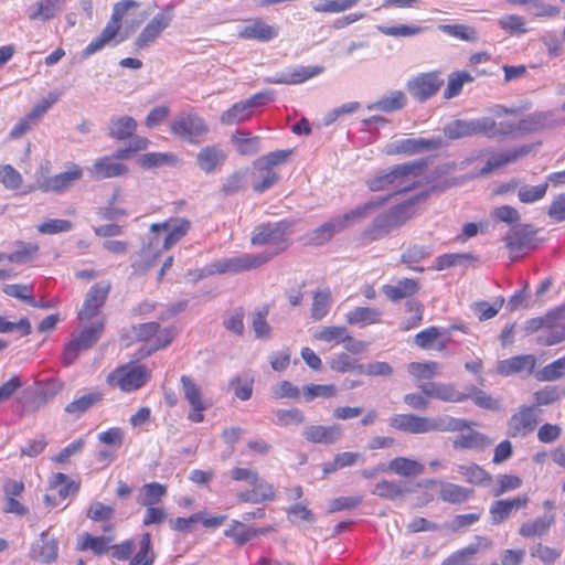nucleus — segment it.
I'll use <instances>...</instances> for the list:
<instances>
[{
  "label": "nucleus",
  "mask_w": 565,
  "mask_h": 565,
  "mask_svg": "<svg viewBox=\"0 0 565 565\" xmlns=\"http://www.w3.org/2000/svg\"><path fill=\"white\" fill-rule=\"evenodd\" d=\"M550 125L548 113L537 111L521 118L518 111V117H515L514 121V136L537 132L550 127Z\"/></svg>",
  "instance_id": "obj_34"
},
{
  "label": "nucleus",
  "mask_w": 565,
  "mask_h": 565,
  "mask_svg": "<svg viewBox=\"0 0 565 565\" xmlns=\"http://www.w3.org/2000/svg\"><path fill=\"white\" fill-rule=\"evenodd\" d=\"M342 429L339 425H310L302 431L303 438L311 444L331 445L340 439Z\"/></svg>",
  "instance_id": "obj_32"
},
{
  "label": "nucleus",
  "mask_w": 565,
  "mask_h": 565,
  "mask_svg": "<svg viewBox=\"0 0 565 565\" xmlns=\"http://www.w3.org/2000/svg\"><path fill=\"white\" fill-rule=\"evenodd\" d=\"M249 486L250 489L237 492L236 499L239 503L259 504L271 502L277 497L274 486L260 476Z\"/></svg>",
  "instance_id": "obj_22"
},
{
  "label": "nucleus",
  "mask_w": 565,
  "mask_h": 565,
  "mask_svg": "<svg viewBox=\"0 0 565 565\" xmlns=\"http://www.w3.org/2000/svg\"><path fill=\"white\" fill-rule=\"evenodd\" d=\"M331 301L332 297L330 288L327 287L323 290L316 291L313 294L311 317L315 320H321L323 317H326L329 311Z\"/></svg>",
  "instance_id": "obj_63"
},
{
  "label": "nucleus",
  "mask_w": 565,
  "mask_h": 565,
  "mask_svg": "<svg viewBox=\"0 0 565 565\" xmlns=\"http://www.w3.org/2000/svg\"><path fill=\"white\" fill-rule=\"evenodd\" d=\"M279 34V26L268 24L262 18H254L246 21V23L238 30L237 36L243 40H250L257 42H270Z\"/></svg>",
  "instance_id": "obj_21"
},
{
  "label": "nucleus",
  "mask_w": 565,
  "mask_h": 565,
  "mask_svg": "<svg viewBox=\"0 0 565 565\" xmlns=\"http://www.w3.org/2000/svg\"><path fill=\"white\" fill-rule=\"evenodd\" d=\"M83 174L84 171L81 166L71 163L65 171L39 181L38 189L42 192L63 193L79 181Z\"/></svg>",
  "instance_id": "obj_17"
},
{
  "label": "nucleus",
  "mask_w": 565,
  "mask_h": 565,
  "mask_svg": "<svg viewBox=\"0 0 565 565\" xmlns=\"http://www.w3.org/2000/svg\"><path fill=\"white\" fill-rule=\"evenodd\" d=\"M170 132L178 139L198 145L209 134V125L193 111L180 113L169 125Z\"/></svg>",
  "instance_id": "obj_9"
},
{
  "label": "nucleus",
  "mask_w": 565,
  "mask_h": 565,
  "mask_svg": "<svg viewBox=\"0 0 565 565\" xmlns=\"http://www.w3.org/2000/svg\"><path fill=\"white\" fill-rule=\"evenodd\" d=\"M32 557L45 564L53 563L58 556V544L54 537H50L47 532L40 535L39 542L32 548Z\"/></svg>",
  "instance_id": "obj_39"
},
{
  "label": "nucleus",
  "mask_w": 565,
  "mask_h": 565,
  "mask_svg": "<svg viewBox=\"0 0 565 565\" xmlns=\"http://www.w3.org/2000/svg\"><path fill=\"white\" fill-rule=\"evenodd\" d=\"M539 424V409L526 404L520 405L507 422V435L514 439L526 438L536 430Z\"/></svg>",
  "instance_id": "obj_11"
},
{
  "label": "nucleus",
  "mask_w": 565,
  "mask_h": 565,
  "mask_svg": "<svg viewBox=\"0 0 565 565\" xmlns=\"http://www.w3.org/2000/svg\"><path fill=\"white\" fill-rule=\"evenodd\" d=\"M426 198L427 193L417 194L411 198L409 200L393 206L388 211L384 212L383 215L385 216L386 221L390 223L393 230L397 228L416 215L417 203L425 201Z\"/></svg>",
  "instance_id": "obj_25"
},
{
  "label": "nucleus",
  "mask_w": 565,
  "mask_h": 565,
  "mask_svg": "<svg viewBox=\"0 0 565 565\" xmlns=\"http://www.w3.org/2000/svg\"><path fill=\"white\" fill-rule=\"evenodd\" d=\"M530 555L543 565H554L561 558L562 551L539 542L530 548Z\"/></svg>",
  "instance_id": "obj_59"
},
{
  "label": "nucleus",
  "mask_w": 565,
  "mask_h": 565,
  "mask_svg": "<svg viewBox=\"0 0 565 565\" xmlns=\"http://www.w3.org/2000/svg\"><path fill=\"white\" fill-rule=\"evenodd\" d=\"M460 471L465 479L472 484L486 487L492 481L491 473L477 463L463 466L460 468Z\"/></svg>",
  "instance_id": "obj_61"
},
{
  "label": "nucleus",
  "mask_w": 565,
  "mask_h": 565,
  "mask_svg": "<svg viewBox=\"0 0 565 565\" xmlns=\"http://www.w3.org/2000/svg\"><path fill=\"white\" fill-rule=\"evenodd\" d=\"M172 19L173 9L171 7H167L153 15L137 36L135 50L141 51L153 44L171 24Z\"/></svg>",
  "instance_id": "obj_14"
},
{
  "label": "nucleus",
  "mask_w": 565,
  "mask_h": 565,
  "mask_svg": "<svg viewBox=\"0 0 565 565\" xmlns=\"http://www.w3.org/2000/svg\"><path fill=\"white\" fill-rule=\"evenodd\" d=\"M386 470L403 478H416L425 472V465L417 459L398 456L390 460Z\"/></svg>",
  "instance_id": "obj_35"
},
{
  "label": "nucleus",
  "mask_w": 565,
  "mask_h": 565,
  "mask_svg": "<svg viewBox=\"0 0 565 565\" xmlns=\"http://www.w3.org/2000/svg\"><path fill=\"white\" fill-rule=\"evenodd\" d=\"M468 422L470 426L459 431L460 434L452 441V447L460 450H483L489 447L492 444L491 438L483 433L472 429V426H476L475 422Z\"/></svg>",
  "instance_id": "obj_26"
},
{
  "label": "nucleus",
  "mask_w": 565,
  "mask_h": 565,
  "mask_svg": "<svg viewBox=\"0 0 565 565\" xmlns=\"http://www.w3.org/2000/svg\"><path fill=\"white\" fill-rule=\"evenodd\" d=\"M407 98L404 92L394 90L391 94L383 96L375 103L369 106L371 110H380L383 113H393L406 106Z\"/></svg>",
  "instance_id": "obj_53"
},
{
  "label": "nucleus",
  "mask_w": 565,
  "mask_h": 565,
  "mask_svg": "<svg viewBox=\"0 0 565 565\" xmlns=\"http://www.w3.org/2000/svg\"><path fill=\"white\" fill-rule=\"evenodd\" d=\"M270 258L271 255L267 253L244 254L217 260L213 267L214 271L218 274L248 271L263 266Z\"/></svg>",
  "instance_id": "obj_15"
},
{
  "label": "nucleus",
  "mask_w": 565,
  "mask_h": 565,
  "mask_svg": "<svg viewBox=\"0 0 565 565\" xmlns=\"http://www.w3.org/2000/svg\"><path fill=\"white\" fill-rule=\"evenodd\" d=\"M449 337L445 329L428 327L414 337V343L423 350L443 351L447 348Z\"/></svg>",
  "instance_id": "obj_29"
},
{
  "label": "nucleus",
  "mask_w": 565,
  "mask_h": 565,
  "mask_svg": "<svg viewBox=\"0 0 565 565\" xmlns=\"http://www.w3.org/2000/svg\"><path fill=\"white\" fill-rule=\"evenodd\" d=\"M565 375V355L545 365L537 374L536 379L541 382H552L562 379Z\"/></svg>",
  "instance_id": "obj_64"
},
{
  "label": "nucleus",
  "mask_w": 565,
  "mask_h": 565,
  "mask_svg": "<svg viewBox=\"0 0 565 565\" xmlns=\"http://www.w3.org/2000/svg\"><path fill=\"white\" fill-rule=\"evenodd\" d=\"M345 321L361 328L382 322V311L371 307H355L345 315Z\"/></svg>",
  "instance_id": "obj_41"
},
{
  "label": "nucleus",
  "mask_w": 565,
  "mask_h": 565,
  "mask_svg": "<svg viewBox=\"0 0 565 565\" xmlns=\"http://www.w3.org/2000/svg\"><path fill=\"white\" fill-rule=\"evenodd\" d=\"M157 554L153 550L151 533L145 532L136 542V550L127 559V565H153Z\"/></svg>",
  "instance_id": "obj_36"
},
{
  "label": "nucleus",
  "mask_w": 565,
  "mask_h": 565,
  "mask_svg": "<svg viewBox=\"0 0 565 565\" xmlns=\"http://www.w3.org/2000/svg\"><path fill=\"white\" fill-rule=\"evenodd\" d=\"M115 516V509L113 505L105 504L100 501L92 502L86 510V518L95 523L106 524L103 526L105 533L113 532L115 525L111 520Z\"/></svg>",
  "instance_id": "obj_44"
},
{
  "label": "nucleus",
  "mask_w": 565,
  "mask_h": 565,
  "mask_svg": "<svg viewBox=\"0 0 565 565\" xmlns=\"http://www.w3.org/2000/svg\"><path fill=\"white\" fill-rule=\"evenodd\" d=\"M291 222L282 220L277 223H262L253 230L250 244L254 246L269 245L275 248L271 255H278L286 250L289 245L288 235L291 228Z\"/></svg>",
  "instance_id": "obj_6"
},
{
  "label": "nucleus",
  "mask_w": 565,
  "mask_h": 565,
  "mask_svg": "<svg viewBox=\"0 0 565 565\" xmlns=\"http://www.w3.org/2000/svg\"><path fill=\"white\" fill-rule=\"evenodd\" d=\"M137 130V121L130 116H119L110 120L108 135L110 138L124 141L131 138Z\"/></svg>",
  "instance_id": "obj_47"
},
{
  "label": "nucleus",
  "mask_w": 565,
  "mask_h": 565,
  "mask_svg": "<svg viewBox=\"0 0 565 565\" xmlns=\"http://www.w3.org/2000/svg\"><path fill=\"white\" fill-rule=\"evenodd\" d=\"M111 535H93L88 532L81 534L76 541L78 552L90 551L95 556L110 554L111 558L118 562H126L136 550V541L127 539L120 543L113 544Z\"/></svg>",
  "instance_id": "obj_3"
},
{
  "label": "nucleus",
  "mask_w": 565,
  "mask_h": 565,
  "mask_svg": "<svg viewBox=\"0 0 565 565\" xmlns=\"http://www.w3.org/2000/svg\"><path fill=\"white\" fill-rule=\"evenodd\" d=\"M128 171V166L115 161L110 156H104L97 159L89 170L90 175L98 180L124 177Z\"/></svg>",
  "instance_id": "obj_31"
},
{
  "label": "nucleus",
  "mask_w": 565,
  "mask_h": 565,
  "mask_svg": "<svg viewBox=\"0 0 565 565\" xmlns=\"http://www.w3.org/2000/svg\"><path fill=\"white\" fill-rule=\"evenodd\" d=\"M168 488L160 482L145 483L137 497V502L141 507L158 505L167 497Z\"/></svg>",
  "instance_id": "obj_46"
},
{
  "label": "nucleus",
  "mask_w": 565,
  "mask_h": 565,
  "mask_svg": "<svg viewBox=\"0 0 565 565\" xmlns=\"http://www.w3.org/2000/svg\"><path fill=\"white\" fill-rule=\"evenodd\" d=\"M138 162L145 169H152L161 166H175L179 159L171 152H148L142 154Z\"/></svg>",
  "instance_id": "obj_57"
},
{
  "label": "nucleus",
  "mask_w": 565,
  "mask_h": 565,
  "mask_svg": "<svg viewBox=\"0 0 565 565\" xmlns=\"http://www.w3.org/2000/svg\"><path fill=\"white\" fill-rule=\"evenodd\" d=\"M423 162H412L398 164L393 168V174H396L394 180V194L404 193L417 188L420 184Z\"/></svg>",
  "instance_id": "obj_20"
},
{
  "label": "nucleus",
  "mask_w": 565,
  "mask_h": 565,
  "mask_svg": "<svg viewBox=\"0 0 565 565\" xmlns=\"http://www.w3.org/2000/svg\"><path fill=\"white\" fill-rule=\"evenodd\" d=\"M139 3L134 0H121L114 6L110 20L103 29L100 34L95 38L83 51V57H88L100 51L111 40H114L121 29V22L129 10L136 9Z\"/></svg>",
  "instance_id": "obj_8"
},
{
  "label": "nucleus",
  "mask_w": 565,
  "mask_h": 565,
  "mask_svg": "<svg viewBox=\"0 0 565 565\" xmlns=\"http://www.w3.org/2000/svg\"><path fill=\"white\" fill-rule=\"evenodd\" d=\"M24 489L25 487L22 480L7 479L3 482V493L6 499V504L3 507L4 513L18 516H24L29 513L28 507L18 499L22 495Z\"/></svg>",
  "instance_id": "obj_23"
},
{
  "label": "nucleus",
  "mask_w": 565,
  "mask_h": 565,
  "mask_svg": "<svg viewBox=\"0 0 565 565\" xmlns=\"http://www.w3.org/2000/svg\"><path fill=\"white\" fill-rule=\"evenodd\" d=\"M254 116V110L244 102L233 104L227 110L223 111L220 120L223 125L232 126L245 122Z\"/></svg>",
  "instance_id": "obj_50"
},
{
  "label": "nucleus",
  "mask_w": 565,
  "mask_h": 565,
  "mask_svg": "<svg viewBox=\"0 0 565 565\" xmlns=\"http://www.w3.org/2000/svg\"><path fill=\"white\" fill-rule=\"evenodd\" d=\"M530 497L526 493L513 498L499 499L491 503L489 508L490 522L499 525L505 522L513 513L527 508Z\"/></svg>",
  "instance_id": "obj_18"
},
{
  "label": "nucleus",
  "mask_w": 565,
  "mask_h": 565,
  "mask_svg": "<svg viewBox=\"0 0 565 565\" xmlns=\"http://www.w3.org/2000/svg\"><path fill=\"white\" fill-rule=\"evenodd\" d=\"M441 145L439 139H404L399 141L397 151L408 154H414L428 149H437Z\"/></svg>",
  "instance_id": "obj_56"
},
{
  "label": "nucleus",
  "mask_w": 565,
  "mask_h": 565,
  "mask_svg": "<svg viewBox=\"0 0 565 565\" xmlns=\"http://www.w3.org/2000/svg\"><path fill=\"white\" fill-rule=\"evenodd\" d=\"M420 289L418 280L414 278H403L396 285H384L383 294L393 302L416 295Z\"/></svg>",
  "instance_id": "obj_37"
},
{
  "label": "nucleus",
  "mask_w": 565,
  "mask_h": 565,
  "mask_svg": "<svg viewBox=\"0 0 565 565\" xmlns=\"http://www.w3.org/2000/svg\"><path fill=\"white\" fill-rule=\"evenodd\" d=\"M392 230V226L386 221L383 213H381L373 220V222L367 227H365L361 232V234L358 237L359 243L360 245H367L373 242L380 241L387 236Z\"/></svg>",
  "instance_id": "obj_42"
},
{
  "label": "nucleus",
  "mask_w": 565,
  "mask_h": 565,
  "mask_svg": "<svg viewBox=\"0 0 565 565\" xmlns=\"http://www.w3.org/2000/svg\"><path fill=\"white\" fill-rule=\"evenodd\" d=\"M473 76L467 71L452 72L448 77V83L444 89L443 97L445 99H451L458 96L466 83L473 82Z\"/></svg>",
  "instance_id": "obj_55"
},
{
  "label": "nucleus",
  "mask_w": 565,
  "mask_h": 565,
  "mask_svg": "<svg viewBox=\"0 0 565 565\" xmlns=\"http://www.w3.org/2000/svg\"><path fill=\"white\" fill-rule=\"evenodd\" d=\"M540 146L541 142H537L536 145H522L512 150L492 154L482 168V172L488 173L508 163L515 162L520 158H523L532 151H535Z\"/></svg>",
  "instance_id": "obj_28"
},
{
  "label": "nucleus",
  "mask_w": 565,
  "mask_h": 565,
  "mask_svg": "<svg viewBox=\"0 0 565 565\" xmlns=\"http://www.w3.org/2000/svg\"><path fill=\"white\" fill-rule=\"evenodd\" d=\"M180 383L184 398L191 407L188 419L192 423H202L204 420V412L207 409L209 405L203 398L201 387L189 375H182Z\"/></svg>",
  "instance_id": "obj_16"
},
{
  "label": "nucleus",
  "mask_w": 565,
  "mask_h": 565,
  "mask_svg": "<svg viewBox=\"0 0 565 565\" xmlns=\"http://www.w3.org/2000/svg\"><path fill=\"white\" fill-rule=\"evenodd\" d=\"M111 288L113 284L110 280H100L90 286L77 312V319L81 323H86L100 315Z\"/></svg>",
  "instance_id": "obj_12"
},
{
  "label": "nucleus",
  "mask_w": 565,
  "mask_h": 565,
  "mask_svg": "<svg viewBox=\"0 0 565 565\" xmlns=\"http://www.w3.org/2000/svg\"><path fill=\"white\" fill-rule=\"evenodd\" d=\"M553 523V516H539L534 520L523 522L519 527V535L523 539L544 536Z\"/></svg>",
  "instance_id": "obj_51"
},
{
  "label": "nucleus",
  "mask_w": 565,
  "mask_h": 565,
  "mask_svg": "<svg viewBox=\"0 0 565 565\" xmlns=\"http://www.w3.org/2000/svg\"><path fill=\"white\" fill-rule=\"evenodd\" d=\"M360 0H319L312 9L318 13H341L355 7Z\"/></svg>",
  "instance_id": "obj_62"
},
{
  "label": "nucleus",
  "mask_w": 565,
  "mask_h": 565,
  "mask_svg": "<svg viewBox=\"0 0 565 565\" xmlns=\"http://www.w3.org/2000/svg\"><path fill=\"white\" fill-rule=\"evenodd\" d=\"M104 399V394L99 391H93L75 398L65 406V412L75 417H79L92 407L98 405Z\"/></svg>",
  "instance_id": "obj_49"
},
{
  "label": "nucleus",
  "mask_w": 565,
  "mask_h": 565,
  "mask_svg": "<svg viewBox=\"0 0 565 565\" xmlns=\"http://www.w3.org/2000/svg\"><path fill=\"white\" fill-rule=\"evenodd\" d=\"M438 29L455 39L466 41V42H475L478 40L477 30L473 26L466 24H440Z\"/></svg>",
  "instance_id": "obj_60"
},
{
  "label": "nucleus",
  "mask_w": 565,
  "mask_h": 565,
  "mask_svg": "<svg viewBox=\"0 0 565 565\" xmlns=\"http://www.w3.org/2000/svg\"><path fill=\"white\" fill-rule=\"evenodd\" d=\"M388 424L396 430L413 435L430 431H462L470 426V423L463 418L434 419L413 413L395 414L390 417Z\"/></svg>",
  "instance_id": "obj_1"
},
{
  "label": "nucleus",
  "mask_w": 565,
  "mask_h": 565,
  "mask_svg": "<svg viewBox=\"0 0 565 565\" xmlns=\"http://www.w3.org/2000/svg\"><path fill=\"white\" fill-rule=\"evenodd\" d=\"M427 394L431 398H436L447 403H461L469 398V395L457 390L452 383H430Z\"/></svg>",
  "instance_id": "obj_40"
},
{
  "label": "nucleus",
  "mask_w": 565,
  "mask_h": 565,
  "mask_svg": "<svg viewBox=\"0 0 565 565\" xmlns=\"http://www.w3.org/2000/svg\"><path fill=\"white\" fill-rule=\"evenodd\" d=\"M525 334L540 332L537 343L551 347L565 340V315L563 308H555L544 316L531 318L524 323Z\"/></svg>",
  "instance_id": "obj_2"
},
{
  "label": "nucleus",
  "mask_w": 565,
  "mask_h": 565,
  "mask_svg": "<svg viewBox=\"0 0 565 565\" xmlns=\"http://www.w3.org/2000/svg\"><path fill=\"white\" fill-rule=\"evenodd\" d=\"M174 337L173 328H162L158 322H147L131 328L127 344L140 343L139 356L146 358L167 348Z\"/></svg>",
  "instance_id": "obj_4"
},
{
  "label": "nucleus",
  "mask_w": 565,
  "mask_h": 565,
  "mask_svg": "<svg viewBox=\"0 0 565 565\" xmlns=\"http://www.w3.org/2000/svg\"><path fill=\"white\" fill-rule=\"evenodd\" d=\"M439 487V498L444 502L451 504H461L466 502L472 494L473 490L451 482L438 481L435 479L427 480L425 487Z\"/></svg>",
  "instance_id": "obj_30"
},
{
  "label": "nucleus",
  "mask_w": 565,
  "mask_h": 565,
  "mask_svg": "<svg viewBox=\"0 0 565 565\" xmlns=\"http://www.w3.org/2000/svg\"><path fill=\"white\" fill-rule=\"evenodd\" d=\"M536 364V359L533 354L515 355L505 360H502L497 365V371L503 376H510L519 373L531 374Z\"/></svg>",
  "instance_id": "obj_33"
},
{
  "label": "nucleus",
  "mask_w": 565,
  "mask_h": 565,
  "mask_svg": "<svg viewBox=\"0 0 565 565\" xmlns=\"http://www.w3.org/2000/svg\"><path fill=\"white\" fill-rule=\"evenodd\" d=\"M192 223L186 217H170L161 223H153L150 225L152 233L166 231L167 235L163 241V248L169 250L172 246L179 243L191 230Z\"/></svg>",
  "instance_id": "obj_19"
},
{
  "label": "nucleus",
  "mask_w": 565,
  "mask_h": 565,
  "mask_svg": "<svg viewBox=\"0 0 565 565\" xmlns=\"http://www.w3.org/2000/svg\"><path fill=\"white\" fill-rule=\"evenodd\" d=\"M342 231L337 218L326 222L305 235V244L320 246L332 239L337 232Z\"/></svg>",
  "instance_id": "obj_45"
},
{
  "label": "nucleus",
  "mask_w": 565,
  "mask_h": 565,
  "mask_svg": "<svg viewBox=\"0 0 565 565\" xmlns=\"http://www.w3.org/2000/svg\"><path fill=\"white\" fill-rule=\"evenodd\" d=\"M407 372L415 382L429 381L439 374L440 364L436 361L411 362Z\"/></svg>",
  "instance_id": "obj_54"
},
{
  "label": "nucleus",
  "mask_w": 565,
  "mask_h": 565,
  "mask_svg": "<svg viewBox=\"0 0 565 565\" xmlns=\"http://www.w3.org/2000/svg\"><path fill=\"white\" fill-rule=\"evenodd\" d=\"M444 85L440 72L433 71L420 73L406 83V89L409 95L419 103H425L435 96Z\"/></svg>",
  "instance_id": "obj_13"
},
{
  "label": "nucleus",
  "mask_w": 565,
  "mask_h": 565,
  "mask_svg": "<svg viewBox=\"0 0 565 565\" xmlns=\"http://www.w3.org/2000/svg\"><path fill=\"white\" fill-rule=\"evenodd\" d=\"M518 117L516 108L495 105L488 115L481 118L482 136L488 138H505L514 136V121Z\"/></svg>",
  "instance_id": "obj_7"
},
{
  "label": "nucleus",
  "mask_w": 565,
  "mask_h": 565,
  "mask_svg": "<svg viewBox=\"0 0 565 565\" xmlns=\"http://www.w3.org/2000/svg\"><path fill=\"white\" fill-rule=\"evenodd\" d=\"M274 531L275 527L271 525L253 527L246 525L242 521L232 520L228 526L224 530V536L231 539L237 546H243L250 540Z\"/></svg>",
  "instance_id": "obj_24"
},
{
  "label": "nucleus",
  "mask_w": 565,
  "mask_h": 565,
  "mask_svg": "<svg viewBox=\"0 0 565 565\" xmlns=\"http://www.w3.org/2000/svg\"><path fill=\"white\" fill-rule=\"evenodd\" d=\"M105 317H100L95 323L84 328L76 338L65 345L62 355L64 365H71L82 351L92 348L99 340L105 330Z\"/></svg>",
  "instance_id": "obj_10"
},
{
  "label": "nucleus",
  "mask_w": 565,
  "mask_h": 565,
  "mask_svg": "<svg viewBox=\"0 0 565 565\" xmlns=\"http://www.w3.org/2000/svg\"><path fill=\"white\" fill-rule=\"evenodd\" d=\"M323 72L322 66H298L287 74H281L278 77L268 79L271 84H286L297 85L301 84Z\"/></svg>",
  "instance_id": "obj_38"
},
{
  "label": "nucleus",
  "mask_w": 565,
  "mask_h": 565,
  "mask_svg": "<svg viewBox=\"0 0 565 565\" xmlns=\"http://www.w3.org/2000/svg\"><path fill=\"white\" fill-rule=\"evenodd\" d=\"M51 489H57L60 499L65 500L70 495H75L81 489V482L71 480L63 472H55L49 480Z\"/></svg>",
  "instance_id": "obj_52"
},
{
  "label": "nucleus",
  "mask_w": 565,
  "mask_h": 565,
  "mask_svg": "<svg viewBox=\"0 0 565 565\" xmlns=\"http://www.w3.org/2000/svg\"><path fill=\"white\" fill-rule=\"evenodd\" d=\"M386 200L387 199L371 200L344 213L342 216L337 217L340 228L343 231L348 226L365 218L371 212L381 207Z\"/></svg>",
  "instance_id": "obj_43"
},
{
  "label": "nucleus",
  "mask_w": 565,
  "mask_h": 565,
  "mask_svg": "<svg viewBox=\"0 0 565 565\" xmlns=\"http://www.w3.org/2000/svg\"><path fill=\"white\" fill-rule=\"evenodd\" d=\"M227 153L218 145H210L201 148L196 154V164L201 171L206 174L213 173L220 170L225 160Z\"/></svg>",
  "instance_id": "obj_27"
},
{
  "label": "nucleus",
  "mask_w": 565,
  "mask_h": 565,
  "mask_svg": "<svg viewBox=\"0 0 565 565\" xmlns=\"http://www.w3.org/2000/svg\"><path fill=\"white\" fill-rule=\"evenodd\" d=\"M150 379L151 370L146 364L128 362L114 369L106 376V383L122 393H132L146 386Z\"/></svg>",
  "instance_id": "obj_5"
},
{
  "label": "nucleus",
  "mask_w": 565,
  "mask_h": 565,
  "mask_svg": "<svg viewBox=\"0 0 565 565\" xmlns=\"http://www.w3.org/2000/svg\"><path fill=\"white\" fill-rule=\"evenodd\" d=\"M63 2V0H39L29 11L28 17L32 21H49L62 10Z\"/></svg>",
  "instance_id": "obj_48"
},
{
  "label": "nucleus",
  "mask_w": 565,
  "mask_h": 565,
  "mask_svg": "<svg viewBox=\"0 0 565 565\" xmlns=\"http://www.w3.org/2000/svg\"><path fill=\"white\" fill-rule=\"evenodd\" d=\"M405 493L406 490L398 482L392 480H381L372 490V494L391 501L404 497Z\"/></svg>",
  "instance_id": "obj_58"
}]
</instances>
